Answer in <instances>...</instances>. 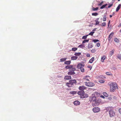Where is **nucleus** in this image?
I'll list each match as a JSON object with an SVG mask.
<instances>
[{
  "label": "nucleus",
  "instance_id": "obj_1",
  "mask_svg": "<svg viewBox=\"0 0 121 121\" xmlns=\"http://www.w3.org/2000/svg\"><path fill=\"white\" fill-rule=\"evenodd\" d=\"M65 68L66 69H69V71L68 72L67 74L69 75H74L75 73L74 71L76 70V68L74 67L73 65H67L66 66Z\"/></svg>",
  "mask_w": 121,
  "mask_h": 121
},
{
  "label": "nucleus",
  "instance_id": "obj_2",
  "mask_svg": "<svg viewBox=\"0 0 121 121\" xmlns=\"http://www.w3.org/2000/svg\"><path fill=\"white\" fill-rule=\"evenodd\" d=\"M107 111L109 112V116L110 117H114L115 115V113L113 110V108L112 107H108L106 108Z\"/></svg>",
  "mask_w": 121,
  "mask_h": 121
},
{
  "label": "nucleus",
  "instance_id": "obj_3",
  "mask_svg": "<svg viewBox=\"0 0 121 121\" xmlns=\"http://www.w3.org/2000/svg\"><path fill=\"white\" fill-rule=\"evenodd\" d=\"M78 94L80 95V97L81 99H83L87 98L88 97V95L84 91H78Z\"/></svg>",
  "mask_w": 121,
  "mask_h": 121
},
{
  "label": "nucleus",
  "instance_id": "obj_4",
  "mask_svg": "<svg viewBox=\"0 0 121 121\" xmlns=\"http://www.w3.org/2000/svg\"><path fill=\"white\" fill-rule=\"evenodd\" d=\"M117 84L115 83H111L110 84V91L111 92H114L116 88H118Z\"/></svg>",
  "mask_w": 121,
  "mask_h": 121
},
{
  "label": "nucleus",
  "instance_id": "obj_5",
  "mask_svg": "<svg viewBox=\"0 0 121 121\" xmlns=\"http://www.w3.org/2000/svg\"><path fill=\"white\" fill-rule=\"evenodd\" d=\"M85 85L88 87H92L95 85L94 83L91 82H85Z\"/></svg>",
  "mask_w": 121,
  "mask_h": 121
},
{
  "label": "nucleus",
  "instance_id": "obj_6",
  "mask_svg": "<svg viewBox=\"0 0 121 121\" xmlns=\"http://www.w3.org/2000/svg\"><path fill=\"white\" fill-rule=\"evenodd\" d=\"M89 100L91 102H95L96 100V97L94 95H92L90 97Z\"/></svg>",
  "mask_w": 121,
  "mask_h": 121
},
{
  "label": "nucleus",
  "instance_id": "obj_7",
  "mask_svg": "<svg viewBox=\"0 0 121 121\" xmlns=\"http://www.w3.org/2000/svg\"><path fill=\"white\" fill-rule=\"evenodd\" d=\"M92 110L94 112L96 113L99 112L100 111V109L98 107H94L93 108Z\"/></svg>",
  "mask_w": 121,
  "mask_h": 121
},
{
  "label": "nucleus",
  "instance_id": "obj_8",
  "mask_svg": "<svg viewBox=\"0 0 121 121\" xmlns=\"http://www.w3.org/2000/svg\"><path fill=\"white\" fill-rule=\"evenodd\" d=\"M69 82L71 85L72 86L76 83V81L75 79H71L69 81Z\"/></svg>",
  "mask_w": 121,
  "mask_h": 121
},
{
  "label": "nucleus",
  "instance_id": "obj_9",
  "mask_svg": "<svg viewBox=\"0 0 121 121\" xmlns=\"http://www.w3.org/2000/svg\"><path fill=\"white\" fill-rule=\"evenodd\" d=\"M90 77L89 76H85L83 78V80H84L89 81V79H90Z\"/></svg>",
  "mask_w": 121,
  "mask_h": 121
},
{
  "label": "nucleus",
  "instance_id": "obj_10",
  "mask_svg": "<svg viewBox=\"0 0 121 121\" xmlns=\"http://www.w3.org/2000/svg\"><path fill=\"white\" fill-rule=\"evenodd\" d=\"M71 79V77L70 75H66L64 77V79L65 80H69Z\"/></svg>",
  "mask_w": 121,
  "mask_h": 121
},
{
  "label": "nucleus",
  "instance_id": "obj_11",
  "mask_svg": "<svg viewBox=\"0 0 121 121\" xmlns=\"http://www.w3.org/2000/svg\"><path fill=\"white\" fill-rule=\"evenodd\" d=\"M113 33H111L109 35L108 38V41L109 42L110 40L111 39H112V36L113 35Z\"/></svg>",
  "mask_w": 121,
  "mask_h": 121
},
{
  "label": "nucleus",
  "instance_id": "obj_12",
  "mask_svg": "<svg viewBox=\"0 0 121 121\" xmlns=\"http://www.w3.org/2000/svg\"><path fill=\"white\" fill-rule=\"evenodd\" d=\"M86 89V87L83 86H80L79 88V90L81 91H84V90Z\"/></svg>",
  "mask_w": 121,
  "mask_h": 121
},
{
  "label": "nucleus",
  "instance_id": "obj_13",
  "mask_svg": "<svg viewBox=\"0 0 121 121\" xmlns=\"http://www.w3.org/2000/svg\"><path fill=\"white\" fill-rule=\"evenodd\" d=\"M80 102L78 100L75 101L73 102L74 104L76 106L79 105L80 104Z\"/></svg>",
  "mask_w": 121,
  "mask_h": 121
},
{
  "label": "nucleus",
  "instance_id": "obj_14",
  "mask_svg": "<svg viewBox=\"0 0 121 121\" xmlns=\"http://www.w3.org/2000/svg\"><path fill=\"white\" fill-rule=\"evenodd\" d=\"M93 47L92 43H89L88 45V49L91 48Z\"/></svg>",
  "mask_w": 121,
  "mask_h": 121
},
{
  "label": "nucleus",
  "instance_id": "obj_15",
  "mask_svg": "<svg viewBox=\"0 0 121 121\" xmlns=\"http://www.w3.org/2000/svg\"><path fill=\"white\" fill-rule=\"evenodd\" d=\"M106 58L105 56L104 55L103 56H102L101 58V61L102 62H104V60Z\"/></svg>",
  "mask_w": 121,
  "mask_h": 121
},
{
  "label": "nucleus",
  "instance_id": "obj_16",
  "mask_svg": "<svg viewBox=\"0 0 121 121\" xmlns=\"http://www.w3.org/2000/svg\"><path fill=\"white\" fill-rule=\"evenodd\" d=\"M78 57L75 56H73L71 57V59L72 60H75L78 58Z\"/></svg>",
  "mask_w": 121,
  "mask_h": 121
},
{
  "label": "nucleus",
  "instance_id": "obj_17",
  "mask_svg": "<svg viewBox=\"0 0 121 121\" xmlns=\"http://www.w3.org/2000/svg\"><path fill=\"white\" fill-rule=\"evenodd\" d=\"M121 4H119L118 6L117 7V8L116 9V11L117 12H118L119 10L120 9L121 7Z\"/></svg>",
  "mask_w": 121,
  "mask_h": 121
},
{
  "label": "nucleus",
  "instance_id": "obj_18",
  "mask_svg": "<svg viewBox=\"0 0 121 121\" xmlns=\"http://www.w3.org/2000/svg\"><path fill=\"white\" fill-rule=\"evenodd\" d=\"M71 63V61L70 60L67 61H65L64 64L67 65H69Z\"/></svg>",
  "mask_w": 121,
  "mask_h": 121
},
{
  "label": "nucleus",
  "instance_id": "obj_19",
  "mask_svg": "<svg viewBox=\"0 0 121 121\" xmlns=\"http://www.w3.org/2000/svg\"><path fill=\"white\" fill-rule=\"evenodd\" d=\"M95 58L94 57H92L91 59L89 60V62L91 63H92L93 61L94 60Z\"/></svg>",
  "mask_w": 121,
  "mask_h": 121
},
{
  "label": "nucleus",
  "instance_id": "obj_20",
  "mask_svg": "<svg viewBox=\"0 0 121 121\" xmlns=\"http://www.w3.org/2000/svg\"><path fill=\"white\" fill-rule=\"evenodd\" d=\"M114 53V51L113 50H112V51H110L109 53V56H111Z\"/></svg>",
  "mask_w": 121,
  "mask_h": 121
},
{
  "label": "nucleus",
  "instance_id": "obj_21",
  "mask_svg": "<svg viewBox=\"0 0 121 121\" xmlns=\"http://www.w3.org/2000/svg\"><path fill=\"white\" fill-rule=\"evenodd\" d=\"M107 5V4H105L103 5H102V6H101L100 7V9H102L104 8H105L106 6Z\"/></svg>",
  "mask_w": 121,
  "mask_h": 121
},
{
  "label": "nucleus",
  "instance_id": "obj_22",
  "mask_svg": "<svg viewBox=\"0 0 121 121\" xmlns=\"http://www.w3.org/2000/svg\"><path fill=\"white\" fill-rule=\"evenodd\" d=\"M67 59V58H64L61 59H60V61L63 62L65 61Z\"/></svg>",
  "mask_w": 121,
  "mask_h": 121
},
{
  "label": "nucleus",
  "instance_id": "obj_23",
  "mask_svg": "<svg viewBox=\"0 0 121 121\" xmlns=\"http://www.w3.org/2000/svg\"><path fill=\"white\" fill-rule=\"evenodd\" d=\"M106 20V17L105 14H104V15L103 17V21H105Z\"/></svg>",
  "mask_w": 121,
  "mask_h": 121
},
{
  "label": "nucleus",
  "instance_id": "obj_24",
  "mask_svg": "<svg viewBox=\"0 0 121 121\" xmlns=\"http://www.w3.org/2000/svg\"><path fill=\"white\" fill-rule=\"evenodd\" d=\"M85 45L84 44H81L80 45H79L78 47V48H83L85 47Z\"/></svg>",
  "mask_w": 121,
  "mask_h": 121
},
{
  "label": "nucleus",
  "instance_id": "obj_25",
  "mask_svg": "<svg viewBox=\"0 0 121 121\" xmlns=\"http://www.w3.org/2000/svg\"><path fill=\"white\" fill-rule=\"evenodd\" d=\"M103 94L106 97H107L108 96V94L105 92H104L103 93Z\"/></svg>",
  "mask_w": 121,
  "mask_h": 121
},
{
  "label": "nucleus",
  "instance_id": "obj_26",
  "mask_svg": "<svg viewBox=\"0 0 121 121\" xmlns=\"http://www.w3.org/2000/svg\"><path fill=\"white\" fill-rule=\"evenodd\" d=\"M114 41L117 43H119V41L117 38H115L114 39Z\"/></svg>",
  "mask_w": 121,
  "mask_h": 121
},
{
  "label": "nucleus",
  "instance_id": "obj_27",
  "mask_svg": "<svg viewBox=\"0 0 121 121\" xmlns=\"http://www.w3.org/2000/svg\"><path fill=\"white\" fill-rule=\"evenodd\" d=\"M81 54V53H76L74 54V55L76 56H79Z\"/></svg>",
  "mask_w": 121,
  "mask_h": 121
},
{
  "label": "nucleus",
  "instance_id": "obj_28",
  "mask_svg": "<svg viewBox=\"0 0 121 121\" xmlns=\"http://www.w3.org/2000/svg\"><path fill=\"white\" fill-rule=\"evenodd\" d=\"M66 85L68 87H71L72 86V85H71L70 84V83H69V82H67L66 83Z\"/></svg>",
  "mask_w": 121,
  "mask_h": 121
},
{
  "label": "nucleus",
  "instance_id": "obj_29",
  "mask_svg": "<svg viewBox=\"0 0 121 121\" xmlns=\"http://www.w3.org/2000/svg\"><path fill=\"white\" fill-rule=\"evenodd\" d=\"M89 41V39L85 40L82 41V43L83 44L85 43L86 42H88Z\"/></svg>",
  "mask_w": 121,
  "mask_h": 121
},
{
  "label": "nucleus",
  "instance_id": "obj_30",
  "mask_svg": "<svg viewBox=\"0 0 121 121\" xmlns=\"http://www.w3.org/2000/svg\"><path fill=\"white\" fill-rule=\"evenodd\" d=\"M82 67L80 63L78 64L77 66V68L78 69H80Z\"/></svg>",
  "mask_w": 121,
  "mask_h": 121
},
{
  "label": "nucleus",
  "instance_id": "obj_31",
  "mask_svg": "<svg viewBox=\"0 0 121 121\" xmlns=\"http://www.w3.org/2000/svg\"><path fill=\"white\" fill-rule=\"evenodd\" d=\"M98 9V7H97L96 8H95L94 7H93L92 9L93 11H95L97 10Z\"/></svg>",
  "mask_w": 121,
  "mask_h": 121
},
{
  "label": "nucleus",
  "instance_id": "obj_32",
  "mask_svg": "<svg viewBox=\"0 0 121 121\" xmlns=\"http://www.w3.org/2000/svg\"><path fill=\"white\" fill-rule=\"evenodd\" d=\"M80 69L81 71L82 72H84V68L82 67Z\"/></svg>",
  "mask_w": 121,
  "mask_h": 121
},
{
  "label": "nucleus",
  "instance_id": "obj_33",
  "mask_svg": "<svg viewBox=\"0 0 121 121\" xmlns=\"http://www.w3.org/2000/svg\"><path fill=\"white\" fill-rule=\"evenodd\" d=\"M77 92L75 91H71L70 92V93L72 94H75Z\"/></svg>",
  "mask_w": 121,
  "mask_h": 121
},
{
  "label": "nucleus",
  "instance_id": "obj_34",
  "mask_svg": "<svg viewBox=\"0 0 121 121\" xmlns=\"http://www.w3.org/2000/svg\"><path fill=\"white\" fill-rule=\"evenodd\" d=\"M106 74L108 75H112V74L111 73H110V72H107L106 73Z\"/></svg>",
  "mask_w": 121,
  "mask_h": 121
},
{
  "label": "nucleus",
  "instance_id": "obj_35",
  "mask_svg": "<svg viewBox=\"0 0 121 121\" xmlns=\"http://www.w3.org/2000/svg\"><path fill=\"white\" fill-rule=\"evenodd\" d=\"M98 14L97 13H92V15L94 16H97Z\"/></svg>",
  "mask_w": 121,
  "mask_h": 121
},
{
  "label": "nucleus",
  "instance_id": "obj_36",
  "mask_svg": "<svg viewBox=\"0 0 121 121\" xmlns=\"http://www.w3.org/2000/svg\"><path fill=\"white\" fill-rule=\"evenodd\" d=\"M88 35H86L82 37V39H85L87 38V37Z\"/></svg>",
  "mask_w": 121,
  "mask_h": 121
},
{
  "label": "nucleus",
  "instance_id": "obj_37",
  "mask_svg": "<svg viewBox=\"0 0 121 121\" xmlns=\"http://www.w3.org/2000/svg\"><path fill=\"white\" fill-rule=\"evenodd\" d=\"M92 42H94L95 43L97 42H99V40L98 39H94L92 40Z\"/></svg>",
  "mask_w": 121,
  "mask_h": 121
},
{
  "label": "nucleus",
  "instance_id": "obj_38",
  "mask_svg": "<svg viewBox=\"0 0 121 121\" xmlns=\"http://www.w3.org/2000/svg\"><path fill=\"white\" fill-rule=\"evenodd\" d=\"M94 33V32L92 31L90 32L88 35H91V36L93 35V34Z\"/></svg>",
  "mask_w": 121,
  "mask_h": 121
},
{
  "label": "nucleus",
  "instance_id": "obj_39",
  "mask_svg": "<svg viewBox=\"0 0 121 121\" xmlns=\"http://www.w3.org/2000/svg\"><path fill=\"white\" fill-rule=\"evenodd\" d=\"M77 48H72V50L73 51H75L77 50Z\"/></svg>",
  "mask_w": 121,
  "mask_h": 121
},
{
  "label": "nucleus",
  "instance_id": "obj_40",
  "mask_svg": "<svg viewBox=\"0 0 121 121\" xmlns=\"http://www.w3.org/2000/svg\"><path fill=\"white\" fill-rule=\"evenodd\" d=\"M104 82V79L100 80L99 81V82L101 83H103Z\"/></svg>",
  "mask_w": 121,
  "mask_h": 121
},
{
  "label": "nucleus",
  "instance_id": "obj_41",
  "mask_svg": "<svg viewBox=\"0 0 121 121\" xmlns=\"http://www.w3.org/2000/svg\"><path fill=\"white\" fill-rule=\"evenodd\" d=\"M106 25V23L105 22H103L102 23L101 26H105Z\"/></svg>",
  "mask_w": 121,
  "mask_h": 121
},
{
  "label": "nucleus",
  "instance_id": "obj_42",
  "mask_svg": "<svg viewBox=\"0 0 121 121\" xmlns=\"http://www.w3.org/2000/svg\"><path fill=\"white\" fill-rule=\"evenodd\" d=\"M113 2H113L112 4H109L108 6V8H110V7H111L113 5Z\"/></svg>",
  "mask_w": 121,
  "mask_h": 121
},
{
  "label": "nucleus",
  "instance_id": "obj_43",
  "mask_svg": "<svg viewBox=\"0 0 121 121\" xmlns=\"http://www.w3.org/2000/svg\"><path fill=\"white\" fill-rule=\"evenodd\" d=\"M95 21L96 22V23L95 24V25H97L99 24V22L98 21Z\"/></svg>",
  "mask_w": 121,
  "mask_h": 121
},
{
  "label": "nucleus",
  "instance_id": "obj_44",
  "mask_svg": "<svg viewBox=\"0 0 121 121\" xmlns=\"http://www.w3.org/2000/svg\"><path fill=\"white\" fill-rule=\"evenodd\" d=\"M117 57L120 59H121V54L120 55L117 56Z\"/></svg>",
  "mask_w": 121,
  "mask_h": 121
},
{
  "label": "nucleus",
  "instance_id": "obj_45",
  "mask_svg": "<svg viewBox=\"0 0 121 121\" xmlns=\"http://www.w3.org/2000/svg\"><path fill=\"white\" fill-rule=\"evenodd\" d=\"M82 63H80V64L81 65V66L82 67H84L85 66V64L83 62H82Z\"/></svg>",
  "mask_w": 121,
  "mask_h": 121
},
{
  "label": "nucleus",
  "instance_id": "obj_46",
  "mask_svg": "<svg viewBox=\"0 0 121 121\" xmlns=\"http://www.w3.org/2000/svg\"><path fill=\"white\" fill-rule=\"evenodd\" d=\"M96 45L97 47H99L100 46V43H97Z\"/></svg>",
  "mask_w": 121,
  "mask_h": 121
},
{
  "label": "nucleus",
  "instance_id": "obj_47",
  "mask_svg": "<svg viewBox=\"0 0 121 121\" xmlns=\"http://www.w3.org/2000/svg\"><path fill=\"white\" fill-rule=\"evenodd\" d=\"M86 56L87 57H89L90 56V55L89 53H87L86 54Z\"/></svg>",
  "mask_w": 121,
  "mask_h": 121
},
{
  "label": "nucleus",
  "instance_id": "obj_48",
  "mask_svg": "<svg viewBox=\"0 0 121 121\" xmlns=\"http://www.w3.org/2000/svg\"><path fill=\"white\" fill-rule=\"evenodd\" d=\"M99 77V78H105V77H104V76H100Z\"/></svg>",
  "mask_w": 121,
  "mask_h": 121
},
{
  "label": "nucleus",
  "instance_id": "obj_49",
  "mask_svg": "<svg viewBox=\"0 0 121 121\" xmlns=\"http://www.w3.org/2000/svg\"><path fill=\"white\" fill-rule=\"evenodd\" d=\"M91 52L94 53L95 52V50L93 49V50H91Z\"/></svg>",
  "mask_w": 121,
  "mask_h": 121
},
{
  "label": "nucleus",
  "instance_id": "obj_50",
  "mask_svg": "<svg viewBox=\"0 0 121 121\" xmlns=\"http://www.w3.org/2000/svg\"><path fill=\"white\" fill-rule=\"evenodd\" d=\"M103 3V2L102 1L99 4H98V6H101V5H102Z\"/></svg>",
  "mask_w": 121,
  "mask_h": 121
},
{
  "label": "nucleus",
  "instance_id": "obj_51",
  "mask_svg": "<svg viewBox=\"0 0 121 121\" xmlns=\"http://www.w3.org/2000/svg\"><path fill=\"white\" fill-rule=\"evenodd\" d=\"M118 111L119 113L121 114V108H120L119 109Z\"/></svg>",
  "mask_w": 121,
  "mask_h": 121
},
{
  "label": "nucleus",
  "instance_id": "obj_52",
  "mask_svg": "<svg viewBox=\"0 0 121 121\" xmlns=\"http://www.w3.org/2000/svg\"><path fill=\"white\" fill-rule=\"evenodd\" d=\"M87 67L88 68L90 69V70H91L92 68V67L91 66H88Z\"/></svg>",
  "mask_w": 121,
  "mask_h": 121
},
{
  "label": "nucleus",
  "instance_id": "obj_53",
  "mask_svg": "<svg viewBox=\"0 0 121 121\" xmlns=\"http://www.w3.org/2000/svg\"><path fill=\"white\" fill-rule=\"evenodd\" d=\"M110 21H109L108 22V27L109 25V24H110Z\"/></svg>",
  "mask_w": 121,
  "mask_h": 121
},
{
  "label": "nucleus",
  "instance_id": "obj_54",
  "mask_svg": "<svg viewBox=\"0 0 121 121\" xmlns=\"http://www.w3.org/2000/svg\"><path fill=\"white\" fill-rule=\"evenodd\" d=\"M97 29V28H94V29L92 30V31H93V32H94L95 31H96V29Z\"/></svg>",
  "mask_w": 121,
  "mask_h": 121
},
{
  "label": "nucleus",
  "instance_id": "obj_55",
  "mask_svg": "<svg viewBox=\"0 0 121 121\" xmlns=\"http://www.w3.org/2000/svg\"><path fill=\"white\" fill-rule=\"evenodd\" d=\"M113 69L114 70H117V68L115 67H113Z\"/></svg>",
  "mask_w": 121,
  "mask_h": 121
},
{
  "label": "nucleus",
  "instance_id": "obj_56",
  "mask_svg": "<svg viewBox=\"0 0 121 121\" xmlns=\"http://www.w3.org/2000/svg\"><path fill=\"white\" fill-rule=\"evenodd\" d=\"M95 104H96V105H98L99 104V103H97V102H96V101H95Z\"/></svg>",
  "mask_w": 121,
  "mask_h": 121
},
{
  "label": "nucleus",
  "instance_id": "obj_57",
  "mask_svg": "<svg viewBox=\"0 0 121 121\" xmlns=\"http://www.w3.org/2000/svg\"><path fill=\"white\" fill-rule=\"evenodd\" d=\"M99 19V18H96V19L95 20V21H98V20Z\"/></svg>",
  "mask_w": 121,
  "mask_h": 121
},
{
  "label": "nucleus",
  "instance_id": "obj_58",
  "mask_svg": "<svg viewBox=\"0 0 121 121\" xmlns=\"http://www.w3.org/2000/svg\"><path fill=\"white\" fill-rule=\"evenodd\" d=\"M108 99L109 100H111V99H112V98L111 97H109L108 98Z\"/></svg>",
  "mask_w": 121,
  "mask_h": 121
},
{
  "label": "nucleus",
  "instance_id": "obj_59",
  "mask_svg": "<svg viewBox=\"0 0 121 121\" xmlns=\"http://www.w3.org/2000/svg\"><path fill=\"white\" fill-rule=\"evenodd\" d=\"M100 97H101L102 98H104V97L103 95H101L100 96Z\"/></svg>",
  "mask_w": 121,
  "mask_h": 121
},
{
  "label": "nucleus",
  "instance_id": "obj_60",
  "mask_svg": "<svg viewBox=\"0 0 121 121\" xmlns=\"http://www.w3.org/2000/svg\"><path fill=\"white\" fill-rule=\"evenodd\" d=\"M112 16H113V15H110L109 16L110 17H112Z\"/></svg>",
  "mask_w": 121,
  "mask_h": 121
},
{
  "label": "nucleus",
  "instance_id": "obj_61",
  "mask_svg": "<svg viewBox=\"0 0 121 121\" xmlns=\"http://www.w3.org/2000/svg\"><path fill=\"white\" fill-rule=\"evenodd\" d=\"M115 14V13L114 12H113V13H112V15H113Z\"/></svg>",
  "mask_w": 121,
  "mask_h": 121
},
{
  "label": "nucleus",
  "instance_id": "obj_62",
  "mask_svg": "<svg viewBox=\"0 0 121 121\" xmlns=\"http://www.w3.org/2000/svg\"><path fill=\"white\" fill-rule=\"evenodd\" d=\"M120 32H121V29L120 30Z\"/></svg>",
  "mask_w": 121,
  "mask_h": 121
},
{
  "label": "nucleus",
  "instance_id": "obj_63",
  "mask_svg": "<svg viewBox=\"0 0 121 121\" xmlns=\"http://www.w3.org/2000/svg\"><path fill=\"white\" fill-rule=\"evenodd\" d=\"M118 1H120V0H118Z\"/></svg>",
  "mask_w": 121,
  "mask_h": 121
}]
</instances>
